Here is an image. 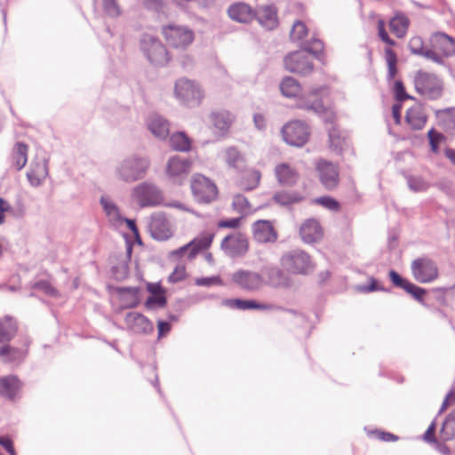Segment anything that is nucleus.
<instances>
[{"label": "nucleus", "instance_id": "62", "mask_svg": "<svg viewBox=\"0 0 455 455\" xmlns=\"http://www.w3.org/2000/svg\"><path fill=\"white\" fill-rule=\"evenodd\" d=\"M27 351L12 347L7 360L10 362H21L26 357Z\"/></svg>", "mask_w": 455, "mask_h": 455}, {"label": "nucleus", "instance_id": "35", "mask_svg": "<svg viewBox=\"0 0 455 455\" xmlns=\"http://www.w3.org/2000/svg\"><path fill=\"white\" fill-rule=\"evenodd\" d=\"M410 20L403 12H397L390 20L389 28L398 38H403L408 30Z\"/></svg>", "mask_w": 455, "mask_h": 455}, {"label": "nucleus", "instance_id": "52", "mask_svg": "<svg viewBox=\"0 0 455 455\" xmlns=\"http://www.w3.org/2000/svg\"><path fill=\"white\" fill-rule=\"evenodd\" d=\"M307 34V28L306 25L300 21L296 20L292 26L291 30V38L293 41H299L304 38V36Z\"/></svg>", "mask_w": 455, "mask_h": 455}, {"label": "nucleus", "instance_id": "18", "mask_svg": "<svg viewBox=\"0 0 455 455\" xmlns=\"http://www.w3.org/2000/svg\"><path fill=\"white\" fill-rule=\"evenodd\" d=\"M320 181L327 190L334 189L339 181V167L328 161L322 160L317 164Z\"/></svg>", "mask_w": 455, "mask_h": 455}, {"label": "nucleus", "instance_id": "46", "mask_svg": "<svg viewBox=\"0 0 455 455\" xmlns=\"http://www.w3.org/2000/svg\"><path fill=\"white\" fill-rule=\"evenodd\" d=\"M385 54L388 68L387 80L392 81L397 73V56L396 53L391 48H386Z\"/></svg>", "mask_w": 455, "mask_h": 455}, {"label": "nucleus", "instance_id": "61", "mask_svg": "<svg viewBox=\"0 0 455 455\" xmlns=\"http://www.w3.org/2000/svg\"><path fill=\"white\" fill-rule=\"evenodd\" d=\"M186 277V267L184 265H178L172 273L169 275L168 281L172 283H176L184 280Z\"/></svg>", "mask_w": 455, "mask_h": 455}, {"label": "nucleus", "instance_id": "50", "mask_svg": "<svg viewBox=\"0 0 455 455\" xmlns=\"http://www.w3.org/2000/svg\"><path fill=\"white\" fill-rule=\"evenodd\" d=\"M140 291V289L139 287L124 286V287H117L116 288V292L118 294L129 293V294H131L132 296L133 300L130 304H128L126 306V307H129V308H134V307H136L139 305V303H140V300H139Z\"/></svg>", "mask_w": 455, "mask_h": 455}, {"label": "nucleus", "instance_id": "42", "mask_svg": "<svg viewBox=\"0 0 455 455\" xmlns=\"http://www.w3.org/2000/svg\"><path fill=\"white\" fill-rule=\"evenodd\" d=\"M406 121L412 129L421 130L427 123V116L419 109H409L406 113Z\"/></svg>", "mask_w": 455, "mask_h": 455}, {"label": "nucleus", "instance_id": "21", "mask_svg": "<svg viewBox=\"0 0 455 455\" xmlns=\"http://www.w3.org/2000/svg\"><path fill=\"white\" fill-rule=\"evenodd\" d=\"M127 327L135 333L148 334L153 331L152 322L144 315L138 312H129L124 317Z\"/></svg>", "mask_w": 455, "mask_h": 455}, {"label": "nucleus", "instance_id": "1", "mask_svg": "<svg viewBox=\"0 0 455 455\" xmlns=\"http://www.w3.org/2000/svg\"><path fill=\"white\" fill-rule=\"evenodd\" d=\"M151 165L148 156L132 154L125 156L115 166L116 178L125 183L143 180Z\"/></svg>", "mask_w": 455, "mask_h": 455}, {"label": "nucleus", "instance_id": "59", "mask_svg": "<svg viewBox=\"0 0 455 455\" xmlns=\"http://www.w3.org/2000/svg\"><path fill=\"white\" fill-rule=\"evenodd\" d=\"M440 435L445 442L453 440L455 438V424L444 420L440 430Z\"/></svg>", "mask_w": 455, "mask_h": 455}, {"label": "nucleus", "instance_id": "58", "mask_svg": "<svg viewBox=\"0 0 455 455\" xmlns=\"http://www.w3.org/2000/svg\"><path fill=\"white\" fill-rule=\"evenodd\" d=\"M104 12L112 18H116L121 14L120 7L116 0H103Z\"/></svg>", "mask_w": 455, "mask_h": 455}, {"label": "nucleus", "instance_id": "8", "mask_svg": "<svg viewBox=\"0 0 455 455\" xmlns=\"http://www.w3.org/2000/svg\"><path fill=\"white\" fill-rule=\"evenodd\" d=\"M132 194L140 207L156 206L164 201L160 188L148 181L142 182L133 188Z\"/></svg>", "mask_w": 455, "mask_h": 455}, {"label": "nucleus", "instance_id": "43", "mask_svg": "<svg viewBox=\"0 0 455 455\" xmlns=\"http://www.w3.org/2000/svg\"><path fill=\"white\" fill-rule=\"evenodd\" d=\"M328 135L330 148L337 154H340L345 142V139L341 135L340 131L336 126H331L328 128Z\"/></svg>", "mask_w": 455, "mask_h": 455}, {"label": "nucleus", "instance_id": "40", "mask_svg": "<svg viewBox=\"0 0 455 455\" xmlns=\"http://www.w3.org/2000/svg\"><path fill=\"white\" fill-rule=\"evenodd\" d=\"M280 90L287 98L297 97L300 92V85L298 81L291 76L284 77L280 84Z\"/></svg>", "mask_w": 455, "mask_h": 455}, {"label": "nucleus", "instance_id": "39", "mask_svg": "<svg viewBox=\"0 0 455 455\" xmlns=\"http://www.w3.org/2000/svg\"><path fill=\"white\" fill-rule=\"evenodd\" d=\"M170 145L176 150L180 152H188L191 148V141L183 132H176L170 136Z\"/></svg>", "mask_w": 455, "mask_h": 455}, {"label": "nucleus", "instance_id": "24", "mask_svg": "<svg viewBox=\"0 0 455 455\" xmlns=\"http://www.w3.org/2000/svg\"><path fill=\"white\" fill-rule=\"evenodd\" d=\"M432 47L443 53V56L449 57L455 54V39L443 32H437L432 35Z\"/></svg>", "mask_w": 455, "mask_h": 455}, {"label": "nucleus", "instance_id": "64", "mask_svg": "<svg viewBox=\"0 0 455 455\" xmlns=\"http://www.w3.org/2000/svg\"><path fill=\"white\" fill-rule=\"evenodd\" d=\"M0 445L3 446L10 455H17L13 446V442L9 436H0Z\"/></svg>", "mask_w": 455, "mask_h": 455}, {"label": "nucleus", "instance_id": "16", "mask_svg": "<svg viewBox=\"0 0 455 455\" xmlns=\"http://www.w3.org/2000/svg\"><path fill=\"white\" fill-rule=\"evenodd\" d=\"M212 242V235H204L197 237L187 244L174 250L171 255L176 258H181L187 255L188 259H194L200 251L210 247Z\"/></svg>", "mask_w": 455, "mask_h": 455}, {"label": "nucleus", "instance_id": "38", "mask_svg": "<svg viewBox=\"0 0 455 455\" xmlns=\"http://www.w3.org/2000/svg\"><path fill=\"white\" fill-rule=\"evenodd\" d=\"M100 205L110 221L120 222L122 217L118 206L108 196H102L100 199Z\"/></svg>", "mask_w": 455, "mask_h": 455}, {"label": "nucleus", "instance_id": "27", "mask_svg": "<svg viewBox=\"0 0 455 455\" xmlns=\"http://www.w3.org/2000/svg\"><path fill=\"white\" fill-rule=\"evenodd\" d=\"M229 18L240 23H248L254 18L251 7L244 3H235L228 9Z\"/></svg>", "mask_w": 455, "mask_h": 455}, {"label": "nucleus", "instance_id": "30", "mask_svg": "<svg viewBox=\"0 0 455 455\" xmlns=\"http://www.w3.org/2000/svg\"><path fill=\"white\" fill-rule=\"evenodd\" d=\"M435 117L441 129L451 135L455 133V108L436 110Z\"/></svg>", "mask_w": 455, "mask_h": 455}, {"label": "nucleus", "instance_id": "57", "mask_svg": "<svg viewBox=\"0 0 455 455\" xmlns=\"http://www.w3.org/2000/svg\"><path fill=\"white\" fill-rule=\"evenodd\" d=\"M409 49L414 55L421 56L426 51L424 48V43L420 36H413L409 41Z\"/></svg>", "mask_w": 455, "mask_h": 455}, {"label": "nucleus", "instance_id": "28", "mask_svg": "<svg viewBox=\"0 0 455 455\" xmlns=\"http://www.w3.org/2000/svg\"><path fill=\"white\" fill-rule=\"evenodd\" d=\"M275 174L278 183L285 187L294 186L299 180L297 172L284 163L275 166Z\"/></svg>", "mask_w": 455, "mask_h": 455}, {"label": "nucleus", "instance_id": "2", "mask_svg": "<svg viewBox=\"0 0 455 455\" xmlns=\"http://www.w3.org/2000/svg\"><path fill=\"white\" fill-rule=\"evenodd\" d=\"M174 94L180 103L189 108L198 107L204 97L201 86L196 82L186 77L176 81Z\"/></svg>", "mask_w": 455, "mask_h": 455}, {"label": "nucleus", "instance_id": "22", "mask_svg": "<svg viewBox=\"0 0 455 455\" xmlns=\"http://www.w3.org/2000/svg\"><path fill=\"white\" fill-rule=\"evenodd\" d=\"M253 237L259 243H274L277 234L269 220H259L252 225Z\"/></svg>", "mask_w": 455, "mask_h": 455}, {"label": "nucleus", "instance_id": "4", "mask_svg": "<svg viewBox=\"0 0 455 455\" xmlns=\"http://www.w3.org/2000/svg\"><path fill=\"white\" fill-rule=\"evenodd\" d=\"M414 86L418 93L435 100L443 94L442 80L435 74L419 70L414 77Z\"/></svg>", "mask_w": 455, "mask_h": 455}, {"label": "nucleus", "instance_id": "37", "mask_svg": "<svg viewBox=\"0 0 455 455\" xmlns=\"http://www.w3.org/2000/svg\"><path fill=\"white\" fill-rule=\"evenodd\" d=\"M18 330L16 321L11 316L0 320V343L9 342Z\"/></svg>", "mask_w": 455, "mask_h": 455}, {"label": "nucleus", "instance_id": "12", "mask_svg": "<svg viewBox=\"0 0 455 455\" xmlns=\"http://www.w3.org/2000/svg\"><path fill=\"white\" fill-rule=\"evenodd\" d=\"M191 165L188 158L174 156L169 158L165 172L172 183L181 185L187 180Z\"/></svg>", "mask_w": 455, "mask_h": 455}, {"label": "nucleus", "instance_id": "20", "mask_svg": "<svg viewBox=\"0 0 455 455\" xmlns=\"http://www.w3.org/2000/svg\"><path fill=\"white\" fill-rule=\"evenodd\" d=\"M388 275L390 281L395 287L404 290L407 293L411 295L417 301L423 304L424 296L427 293L426 289L412 283L406 278H403L395 270H390Z\"/></svg>", "mask_w": 455, "mask_h": 455}, {"label": "nucleus", "instance_id": "51", "mask_svg": "<svg viewBox=\"0 0 455 455\" xmlns=\"http://www.w3.org/2000/svg\"><path fill=\"white\" fill-rule=\"evenodd\" d=\"M30 169L34 172H36L37 176L45 180L49 174L48 159L43 158L40 161L32 162L31 165H30Z\"/></svg>", "mask_w": 455, "mask_h": 455}, {"label": "nucleus", "instance_id": "10", "mask_svg": "<svg viewBox=\"0 0 455 455\" xmlns=\"http://www.w3.org/2000/svg\"><path fill=\"white\" fill-rule=\"evenodd\" d=\"M284 141L295 147H302L308 140L309 127L302 121L294 120L285 124L282 129Z\"/></svg>", "mask_w": 455, "mask_h": 455}, {"label": "nucleus", "instance_id": "33", "mask_svg": "<svg viewBox=\"0 0 455 455\" xmlns=\"http://www.w3.org/2000/svg\"><path fill=\"white\" fill-rule=\"evenodd\" d=\"M273 201L284 207H289L304 200V196L298 191L280 190L275 192L272 197Z\"/></svg>", "mask_w": 455, "mask_h": 455}, {"label": "nucleus", "instance_id": "34", "mask_svg": "<svg viewBox=\"0 0 455 455\" xmlns=\"http://www.w3.org/2000/svg\"><path fill=\"white\" fill-rule=\"evenodd\" d=\"M28 147L24 142H17L12 152V166L20 171L28 162Z\"/></svg>", "mask_w": 455, "mask_h": 455}, {"label": "nucleus", "instance_id": "9", "mask_svg": "<svg viewBox=\"0 0 455 455\" xmlns=\"http://www.w3.org/2000/svg\"><path fill=\"white\" fill-rule=\"evenodd\" d=\"M413 277L421 283H428L438 277L436 263L427 256L415 259L411 266Z\"/></svg>", "mask_w": 455, "mask_h": 455}, {"label": "nucleus", "instance_id": "54", "mask_svg": "<svg viewBox=\"0 0 455 455\" xmlns=\"http://www.w3.org/2000/svg\"><path fill=\"white\" fill-rule=\"evenodd\" d=\"M167 304V299L165 294H155L150 295L145 302V306L148 308L154 307H164Z\"/></svg>", "mask_w": 455, "mask_h": 455}, {"label": "nucleus", "instance_id": "31", "mask_svg": "<svg viewBox=\"0 0 455 455\" xmlns=\"http://www.w3.org/2000/svg\"><path fill=\"white\" fill-rule=\"evenodd\" d=\"M21 388V382L18 377L14 375H8L0 378V395L4 397L13 400Z\"/></svg>", "mask_w": 455, "mask_h": 455}, {"label": "nucleus", "instance_id": "15", "mask_svg": "<svg viewBox=\"0 0 455 455\" xmlns=\"http://www.w3.org/2000/svg\"><path fill=\"white\" fill-rule=\"evenodd\" d=\"M148 231L155 240L165 241L172 236L170 222L163 212L152 214L148 224Z\"/></svg>", "mask_w": 455, "mask_h": 455}, {"label": "nucleus", "instance_id": "49", "mask_svg": "<svg viewBox=\"0 0 455 455\" xmlns=\"http://www.w3.org/2000/svg\"><path fill=\"white\" fill-rule=\"evenodd\" d=\"M232 206L235 212L245 214L249 212L250 203L244 196L237 194L233 198Z\"/></svg>", "mask_w": 455, "mask_h": 455}, {"label": "nucleus", "instance_id": "14", "mask_svg": "<svg viewBox=\"0 0 455 455\" xmlns=\"http://www.w3.org/2000/svg\"><path fill=\"white\" fill-rule=\"evenodd\" d=\"M285 68L300 76L309 75L314 68L309 55L304 51H297L290 53L284 58Z\"/></svg>", "mask_w": 455, "mask_h": 455}, {"label": "nucleus", "instance_id": "13", "mask_svg": "<svg viewBox=\"0 0 455 455\" xmlns=\"http://www.w3.org/2000/svg\"><path fill=\"white\" fill-rule=\"evenodd\" d=\"M220 248L230 258L243 257L249 249L248 239L240 232L230 234L223 238Z\"/></svg>", "mask_w": 455, "mask_h": 455}, {"label": "nucleus", "instance_id": "47", "mask_svg": "<svg viewBox=\"0 0 455 455\" xmlns=\"http://www.w3.org/2000/svg\"><path fill=\"white\" fill-rule=\"evenodd\" d=\"M305 52L318 56L323 51V43L319 38L313 36L309 41L304 42L303 50Z\"/></svg>", "mask_w": 455, "mask_h": 455}, {"label": "nucleus", "instance_id": "17", "mask_svg": "<svg viewBox=\"0 0 455 455\" xmlns=\"http://www.w3.org/2000/svg\"><path fill=\"white\" fill-rule=\"evenodd\" d=\"M298 108L311 111L318 115L325 124L334 125L335 114L331 109L325 108L323 104L322 100L315 99L314 100L300 99L297 103Z\"/></svg>", "mask_w": 455, "mask_h": 455}, {"label": "nucleus", "instance_id": "5", "mask_svg": "<svg viewBox=\"0 0 455 455\" xmlns=\"http://www.w3.org/2000/svg\"><path fill=\"white\" fill-rule=\"evenodd\" d=\"M281 264L286 271L294 275H307L313 269L310 256L299 249L284 253L281 258Z\"/></svg>", "mask_w": 455, "mask_h": 455}, {"label": "nucleus", "instance_id": "44", "mask_svg": "<svg viewBox=\"0 0 455 455\" xmlns=\"http://www.w3.org/2000/svg\"><path fill=\"white\" fill-rule=\"evenodd\" d=\"M225 162L230 168L237 169L243 163V157L235 147H229L225 150Z\"/></svg>", "mask_w": 455, "mask_h": 455}, {"label": "nucleus", "instance_id": "41", "mask_svg": "<svg viewBox=\"0 0 455 455\" xmlns=\"http://www.w3.org/2000/svg\"><path fill=\"white\" fill-rule=\"evenodd\" d=\"M260 180V172L256 170H251L243 174L239 183L242 189L251 191L256 188Z\"/></svg>", "mask_w": 455, "mask_h": 455}, {"label": "nucleus", "instance_id": "36", "mask_svg": "<svg viewBox=\"0 0 455 455\" xmlns=\"http://www.w3.org/2000/svg\"><path fill=\"white\" fill-rule=\"evenodd\" d=\"M210 117L211 122L219 130L220 135L228 131L233 121L231 114L228 111L212 112Z\"/></svg>", "mask_w": 455, "mask_h": 455}, {"label": "nucleus", "instance_id": "32", "mask_svg": "<svg viewBox=\"0 0 455 455\" xmlns=\"http://www.w3.org/2000/svg\"><path fill=\"white\" fill-rule=\"evenodd\" d=\"M268 283L275 288H288L291 285V277L277 267H269L267 272Z\"/></svg>", "mask_w": 455, "mask_h": 455}, {"label": "nucleus", "instance_id": "11", "mask_svg": "<svg viewBox=\"0 0 455 455\" xmlns=\"http://www.w3.org/2000/svg\"><path fill=\"white\" fill-rule=\"evenodd\" d=\"M231 280L239 289L246 292L258 291L264 286L263 276L249 269H239L234 272Z\"/></svg>", "mask_w": 455, "mask_h": 455}, {"label": "nucleus", "instance_id": "19", "mask_svg": "<svg viewBox=\"0 0 455 455\" xmlns=\"http://www.w3.org/2000/svg\"><path fill=\"white\" fill-rule=\"evenodd\" d=\"M132 252V244L126 243V251L119 255H116L111 261V274L116 281H124L129 276V263Z\"/></svg>", "mask_w": 455, "mask_h": 455}, {"label": "nucleus", "instance_id": "29", "mask_svg": "<svg viewBox=\"0 0 455 455\" xmlns=\"http://www.w3.org/2000/svg\"><path fill=\"white\" fill-rule=\"evenodd\" d=\"M224 304L231 308H236L239 310H271L275 308V306L272 304L259 303L254 299H226Z\"/></svg>", "mask_w": 455, "mask_h": 455}, {"label": "nucleus", "instance_id": "23", "mask_svg": "<svg viewBox=\"0 0 455 455\" xmlns=\"http://www.w3.org/2000/svg\"><path fill=\"white\" fill-rule=\"evenodd\" d=\"M147 126L152 134L159 140H165L170 135L169 121L157 113H153L148 116Z\"/></svg>", "mask_w": 455, "mask_h": 455}, {"label": "nucleus", "instance_id": "7", "mask_svg": "<svg viewBox=\"0 0 455 455\" xmlns=\"http://www.w3.org/2000/svg\"><path fill=\"white\" fill-rule=\"evenodd\" d=\"M191 190L195 200L199 204H210L218 196V188L215 183L202 174L193 176Z\"/></svg>", "mask_w": 455, "mask_h": 455}, {"label": "nucleus", "instance_id": "53", "mask_svg": "<svg viewBox=\"0 0 455 455\" xmlns=\"http://www.w3.org/2000/svg\"><path fill=\"white\" fill-rule=\"evenodd\" d=\"M31 288L42 291L44 294L51 297H56L58 295V291L48 281L41 280L36 282L31 285Z\"/></svg>", "mask_w": 455, "mask_h": 455}, {"label": "nucleus", "instance_id": "60", "mask_svg": "<svg viewBox=\"0 0 455 455\" xmlns=\"http://www.w3.org/2000/svg\"><path fill=\"white\" fill-rule=\"evenodd\" d=\"M196 284L198 286L210 287L212 285H222L223 282L219 275L201 277L196 280Z\"/></svg>", "mask_w": 455, "mask_h": 455}, {"label": "nucleus", "instance_id": "3", "mask_svg": "<svg viewBox=\"0 0 455 455\" xmlns=\"http://www.w3.org/2000/svg\"><path fill=\"white\" fill-rule=\"evenodd\" d=\"M140 47L148 60L155 66H164L170 60L164 44L155 36L143 35L140 41Z\"/></svg>", "mask_w": 455, "mask_h": 455}, {"label": "nucleus", "instance_id": "45", "mask_svg": "<svg viewBox=\"0 0 455 455\" xmlns=\"http://www.w3.org/2000/svg\"><path fill=\"white\" fill-rule=\"evenodd\" d=\"M406 180L409 188L413 192H423L429 187V184L420 176L407 175Z\"/></svg>", "mask_w": 455, "mask_h": 455}, {"label": "nucleus", "instance_id": "25", "mask_svg": "<svg viewBox=\"0 0 455 455\" xmlns=\"http://www.w3.org/2000/svg\"><path fill=\"white\" fill-rule=\"evenodd\" d=\"M254 17L267 30H272L278 26L277 9L272 4L259 7L254 13Z\"/></svg>", "mask_w": 455, "mask_h": 455}, {"label": "nucleus", "instance_id": "6", "mask_svg": "<svg viewBox=\"0 0 455 455\" xmlns=\"http://www.w3.org/2000/svg\"><path fill=\"white\" fill-rule=\"evenodd\" d=\"M162 33L168 44L176 49H185L194 41V32L186 26L169 24L164 26Z\"/></svg>", "mask_w": 455, "mask_h": 455}, {"label": "nucleus", "instance_id": "26", "mask_svg": "<svg viewBox=\"0 0 455 455\" xmlns=\"http://www.w3.org/2000/svg\"><path fill=\"white\" fill-rule=\"evenodd\" d=\"M301 239L307 243H312L320 240L323 236L320 223L315 219L307 220L299 228Z\"/></svg>", "mask_w": 455, "mask_h": 455}, {"label": "nucleus", "instance_id": "56", "mask_svg": "<svg viewBox=\"0 0 455 455\" xmlns=\"http://www.w3.org/2000/svg\"><path fill=\"white\" fill-rule=\"evenodd\" d=\"M427 137L429 140L431 150L433 152H437L440 143L445 139L444 136L441 132H438L434 128H432L428 131Z\"/></svg>", "mask_w": 455, "mask_h": 455}, {"label": "nucleus", "instance_id": "55", "mask_svg": "<svg viewBox=\"0 0 455 455\" xmlns=\"http://www.w3.org/2000/svg\"><path fill=\"white\" fill-rule=\"evenodd\" d=\"M394 94L395 98L397 101L403 102L409 99H413L411 95H409L403 85V83L401 80H396L394 84Z\"/></svg>", "mask_w": 455, "mask_h": 455}, {"label": "nucleus", "instance_id": "63", "mask_svg": "<svg viewBox=\"0 0 455 455\" xmlns=\"http://www.w3.org/2000/svg\"><path fill=\"white\" fill-rule=\"evenodd\" d=\"M242 217L225 219L218 222V227L220 228H236L241 223Z\"/></svg>", "mask_w": 455, "mask_h": 455}, {"label": "nucleus", "instance_id": "48", "mask_svg": "<svg viewBox=\"0 0 455 455\" xmlns=\"http://www.w3.org/2000/svg\"><path fill=\"white\" fill-rule=\"evenodd\" d=\"M314 203L332 212H339L340 209L339 203L329 196L316 197L314 199Z\"/></svg>", "mask_w": 455, "mask_h": 455}]
</instances>
